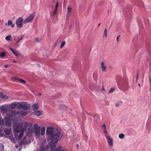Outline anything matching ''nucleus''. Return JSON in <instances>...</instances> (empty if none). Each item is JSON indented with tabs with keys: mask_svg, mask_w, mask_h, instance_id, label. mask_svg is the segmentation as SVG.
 I'll use <instances>...</instances> for the list:
<instances>
[{
	"mask_svg": "<svg viewBox=\"0 0 151 151\" xmlns=\"http://www.w3.org/2000/svg\"><path fill=\"white\" fill-rule=\"evenodd\" d=\"M102 90H103L104 91L105 90V89L104 88V86H103L102 87Z\"/></svg>",
	"mask_w": 151,
	"mask_h": 151,
	"instance_id": "obj_48",
	"label": "nucleus"
},
{
	"mask_svg": "<svg viewBox=\"0 0 151 151\" xmlns=\"http://www.w3.org/2000/svg\"><path fill=\"white\" fill-rule=\"evenodd\" d=\"M23 19L21 17H19L17 20L16 24L18 27L20 28L23 26L22 21Z\"/></svg>",
	"mask_w": 151,
	"mask_h": 151,
	"instance_id": "obj_3",
	"label": "nucleus"
},
{
	"mask_svg": "<svg viewBox=\"0 0 151 151\" xmlns=\"http://www.w3.org/2000/svg\"><path fill=\"white\" fill-rule=\"evenodd\" d=\"M4 132L6 134L8 135L10 134L11 131L10 129H5L4 131Z\"/></svg>",
	"mask_w": 151,
	"mask_h": 151,
	"instance_id": "obj_22",
	"label": "nucleus"
},
{
	"mask_svg": "<svg viewBox=\"0 0 151 151\" xmlns=\"http://www.w3.org/2000/svg\"><path fill=\"white\" fill-rule=\"evenodd\" d=\"M9 118H12L16 115V111L15 110L11 111L9 113Z\"/></svg>",
	"mask_w": 151,
	"mask_h": 151,
	"instance_id": "obj_14",
	"label": "nucleus"
},
{
	"mask_svg": "<svg viewBox=\"0 0 151 151\" xmlns=\"http://www.w3.org/2000/svg\"><path fill=\"white\" fill-rule=\"evenodd\" d=\"M11 62L14 63H16V61L15 60H13L12 61H11Z\"/></svg>",
	"mask_w": 151,
	"mask_h": 151,
	"instance_id": "obj_49",
	"label": "nucleus"
},
{
	"mask_svg": "<svg viewBox=\"0 0 151 151\" xmlns=\"http://www.w3.org/2000/svg\"><path fill=\"white\" fill-rule=\"evenodd\" d=\"M11 25H12V28H13V27H14V24H12Z\"/></svg>",
	"mask_w": 151,
	"mask_h": 151,
	"instance_id": "obj_51",
	"label": "nucleus"
},
{
	"mask_svg": "<svg viewBox=\"0 0 151 151\" xmlns=\"http://www.w3.org/2000/svg\"><path fill=\"white\" fill-rule=\"evenodd\" d=\"M18 105V103L14 102L11 104V108L12 109H14L16 108Z\"/></svg>",
	"mask_w": 151,
	"mask_h": 151,
	"instance_id": "obj_12",
	"label": "nucleus"
},
{
	"mask_svg": "<svg viewBox=\"0 0 151 151\" xmlns=\"http://www.w3.org/2000/svg\"><path fill=\"white\" fill-rule=\"evenodd\" d=\"M23 37H21L16 42L17 43H19V42H20V41L21 40H22V39H23Z\"/></svg>",
	"mask_w": 151,
	"mask_h": 151,
	"instance_id": "obj_40",
	"label": "nucleus"
},
{
	"mask_svg": "<svg viewBox=\"0 0 151 151\" xmlns=\"http://www.w3.org/2000/svg\"><path fill=\"white\" fill-rule=\"evenodd\" d=\"M101 66L102 69V71H106V66L104 65V62H102L101 63Z\"/></svg>",
	"mask_w": 151,
	"mask_h": 151,
	"instance_id": "obj_15",
	"label": "nucleus"
},
{
	"mask_svg": "<svg viewBox=\"0 0 151 151\" xmlns=\"http://www.w3.org/2000/svg\"><path fill=\"white\" fill-rule=\"evenodd\" d=\"M137 78H138V77H137Z\"/></svg>",
	"mask_w": 151,
	"mask_h": 151,
	"instance_id": "obj_60",
	"label": "nucleus"
},
{
	"mask_svg": "<svg viewBox=\"0 0 151 151\" xmlns=\"http://www.w3.org/2000/svg\"><path fill=\"white\" fill-rule=\"evenodd\" d=\"M27 125H30V127L32 126V125H31L30 124H28Z\"/></svg>",
	"mask_w": 151,
	"mask_h": 151,
	"instance_id": "obj_52",
	"label": "nucleus"
},
{
	"mask_svg": "<svg viewBox=\"0 0 151 151\" xmlns=\"http://www.w3.org/2000/svg\"><path fill=\"white\" fill-rule=\"evenodd\" d=\"M46 134L49 135L48 139L51 141L48 144V147L51 148V150L55 149L60 139L61 135L60 132L57 129L48 127L47 128Z\"/></svg>",
	"mask_w": 151,
	"mask_h": 151,
	"instance_id": "obj_1",
	"label": "nucleus"
},
{
	"mask_svg": "<svg viewBox=\"0 0 151 151\" xmlns=\"http://www.w3.org/2000/svg\"><path fill=\"white\" fill-rule=\"evenodd\" d=\"M62 147L61 146H59L55 150V151H61Z\"/></svg>",
	"mask_w": 151,
	"mask_h": 151,
	"instance_id": "obj_26",
	"label": "nucleus"
},
{
	"mask_svg": "<svg viewBox=\"0 0 151 151\" xmlns=\"http://www.w3.org/2000/svg\"><path fill=\"white\" fill-rule=\"evenodd\" d=\"M35 40L36 42H38L40 41V40H39V38H35Z\"/></svg>",
	"mask_w": 151,
	"mask_h": 151,
	"instance_id": "obj_45",
	"label": "nucleus"
},
{
	"mask_svg": "<svg viewBox=\"0 0 151 151\" xmlns=\"http://www.w3.org/2000/svg\"><path fill=\"white\" fill-rule=\"evenodd\" d=\"M50 149V150H52L51 149V148L48 147V145L46 147H43V146H42L40 148V151H46L48 149ZM54 149L52 150H53Z\"/></svg>",
	"mask_w": 151,
	"mask_h": 151,
	"instance_id": "obj_9",
	"label": "nucleus"
},
{
	"mask_svg": "<svg viewBox=\"0 0 151 151\" xmlns=\"http://www.w3.org/2000/svg\"><path fill=\"white\" fill-rule=\"evenodd\" d=\"M38 95H39V96H41V95H42V94H41V93H39V94H38Z\"/></svg>",
	"mask_w": 151,
	"mask_h": 151,
	"instance_id": "obj_53",
	"label": "nucleus"
},
{
	"mask_svg": "<svg viewBox=\"0 0 151 151\" xmlns=\"http://www.w3.org/2000/svg\"><path fill=\"white\" fill-rule=\"evenodd\" d=\"M22 130V128L16 126L14 127L13 129V130L15 133H18L20 132Z\"/></svg>",
	"mask_w": 151,
	"mask_h": 151,
	"instance_id": "obj_10",
	"label": "nucleus"
},
{
	"mask_svg": "<svg viewBox=\"0 0 151 151\" xmlns=\"http://www.w3.org/2000/svg\"><path fill=\"white\" fill-rule=\"evenodd\" d=\"M39 108V105L37 103L35 104L32 106V108L33 110L37 109Z\"/></svg>",
	"mask_w": 151,
	"mask_h": 151,
	"instance_id": "obj_13",
	"label": "nucleus"
},
{
	"mask_svg": "<svg viewBox=\"0 0 151 151\" xmlns=\"http://www.w3.org/2000/svg\"><path fill=\"white\" fill-rule=\"evenodd\" d=\"M124 135L123 134H119V137L121 139H122L124 138Z\"/></svg>",
	"mask_w": 151,
	"mask_h": 151,
	"instance_id": "obj_27",
	"label": "nucleus"
},
{
	"mask_svg": "<svg viewBox=\"0 0 151 151\" xmlns=\"http://www.w3.org/2000/svg\"><path fill=\"white\" fill-rule=\"evenodd\" d=\"M101 24V23H100L98 25V27H99Z\"/></svg>",
	"mask_w": 151,
	"mask_h": 151,
	"instance_id": "obj_54",
	"label": "nucleus"
},
{
	"mask_svg": "<svg viewBox=\"0 0 151 151\" xmlns=\"http://www.w3.org/2000/svg\"><path fill=\"white\" fill-rule=\"evenodd\" d=\"M9 49L13 52V53L15 55L17 56H19V55L18 53L15 50H14L12 48H9Z\"/></svg>",
	"mask_w": 151,
	"mask_h": 151,
	"instance_id": "obj_16",
	"label": "nucleus"
},
{
	"mask_svg": "<svg viewBox=\"0 0 151 151\" xmlns=\"http://www.w3.org/2000/svg\"><path fill=\"white\" fill-rule=\"evenodd\" d=\"M54 150H51V151H53Z\"/></svg>",
	"mask_w": 151,
	"mask_h": 151,
	"instance_id": "obj_59",
	"label": "nucleus"
},
{
	"mask_svg": "<svg viewBox=\"0 0 151 151\" xmlns=\"http://www.w3.org/2000/svg\"><path fill=\"white\" fill-rule=\"evenodd\" d=\"M7 23H6V24H5V25L7 26Z\"/></svg>",
	"mask_w": 151,
	"mask_h": 151,
	"instance_id": "obj_56",
	"label": "nucleus"
},
{
	"mask_svg": "<svg viewBox=\"0 0 151 151\" xmlns=\"http://www.w3.org/2000/svg\"><path fill=\"white\" fill-rule=\"evenodd\" d=\"M65 44V41H63L61 43L60 47L61 48H62L64 46Z\"/></svg>",
	"mask_w": 151,
	"mask_h": 151,
	"instance_id": "obj_32",
	"label": "nucleus"
},
{
	"mask_svg": "<svg viewBox=\"0 0 151 151\" xmlns=\"http://www.w3.org/2000/svg\"><path fill=\"white\" fill-rule=\"evenodd\" d=\"M27 113L26 112H22V113H21L20 114V116H22V117L24 116V115L27 114Z\"/></svg>",
	"mask_w": 151,
	"mask_h": 151,
	"instance_id": "obj_34",
	"label": "nucleus"
},
{
	"mask_svg": "<svg viewBox=\"0 0 151 151\" xmlns=\"http://www.w3.org/2000/svg\"><path fill=\"white\" fill-rule=\"evenodd\" d=\"M105 136L108 145L110 147H112L113 145L112 139L109 135H106Z\"/></svg>",
	"mask_w": 151,
	"mask_h": 151,
	"instance_id": "obj_4",
	"label": "nucleus"
},
{
	"mask_svg": "<svg viewBox=\"0 0 151 151\" xmlns=\"http://www.w3.org/2000/svg\"><path fill=\"white\" fill-rule=\"evenodd\" d=\"M72 8H71V7L68 6L67 8V13H68L70 12Z\"/></svg>",
	"mask_w": 151,
	"mask_h": 151,
	"instance_id": "obj_30",
	"label": "nucleus"
},
{
	"mask_svg": "<svg viewBox=\"0 0 151 151\" xmlns=\"http://www.w3.org/2000/svg\"><path fill=\"white\" fill-rule=\"evenodd\" d=\"M122 88H123V89H124V90H126V91H127L128 90V88H125V87H124V85H123L122 86Z\"/></svg>",
	"mask_w": 151,
	"mask_h": 151,
	"instance_id": "obj_42",
	"label": "nucleus"
},
{
	"mask_svg": "<svg viewBox=\"0 0 151 151\" xmlns=\"http://www.w3.org/2000/svg\"><path fill=\"white\" fill-rule=\"evenodd\" d=\"M1 111V113H5L7 111L8 109L6 106H2L0 107Z\"/></svg>",
	"mask_w": 151,
	"mask_h": 151,
	"instance_id": "obj_8",
	"label": "nucleus"
},
{
	"mask_svg": "<svg viewBox=\"0 0 151 151\" xmlns=\"http://www.w3.org/2000/svg\"><path fill=\"white\" fill-rule=\"evenodd\" d=\"M115 106H119V104L118 103H116L115 104Z\"/></svg>",
	"mask_w": 151,
	"mask_h": 151,
	"instance_id": "obj_46",
	"label": "nucleus"
},
{
	"mask_svg": "<svg viewBox=\"0 0 151 151\" xmlns=\"http://www.w3.org/2000/svg\"><path fill=\"white\" fill-rule=\"evenodd\" d=\"M120 37V35H119L118 36H117V37H116V41L117 42H118L119 41V38Z\"/></svg>",
	"mask_w": 151,
	"mask_h": 151,
	"instance_id": "obj_41",
	"label": "nucleus"
},
{
	"mask_svg": "<svg viewBox=\"0 0 151 151\" xmlns=\"http://www.w3.org/2000/svg\"><path fill=\"white\" fill-rule=\"evenodd\" d=\"M8 65H5L4 66V67L5 68H6L8 67Z\"/></svg>",
	"mask_w": 151,
	"mask_h": 151,
	"instance_id": "obj_50",
	"label": "nucleus"
},
{
	"mask_svg": "<svg viewBox=\"0 0 151 151\" xmlns=\"http://www.w3.org/2000/svg\"><path fill=\"white\" fill-rule=\"evenodd\" d=\"M5 117L3 119H1L0 118V125H3L5 124Z\"/></svg>",
	"mask_w": 151,
	"mask_h": 151,
	"instance_id": "obj_20",
	"label": "nucleus"
},
{
	"mask_svg": "<svg viewBox=\"0 0 151 151\" xmlns=\"http://www.w3.org/2000/svg\"><path fill=\"white\" fill-rule=\"evenodd\" d=\"M23 134L24 132L23 131H22L21 132L18 136V139L19 140H20L21 139L22 136L23 135Z\"/></svg>",
	"mask_w": 151,
	"mask_h": 151,
	"instance_id": "obj_21",
	"label": "nucleus"
},
{
	"mask_svg": "<svg viewBox=\"0 0 151 151\" xmlns=\"http://www.w3.org/2000/svg\"><path fill=\"white\" fill-rule=\"evenodd\" d=\"M57 11V9L55 8V10H54V11L53 13V15H54L56 14Z\"/></svg>",
	"mask_w": 151,
	"mask_h": 151,
	"instance_id": "obj_37",
	"label": "nucleus"
},
{
	"mask_svg": "<svg viewBox=\"0 0 151 151\" xmlns=\"http://www.w3.org/2000/svg\"><path fill=\"white\" fill-rule=\"evenodd\" d=\"M59 6V3L58 1L56 2L55 4V8L58 9Z\"/></svg>",
	"mask_w": 151,
	"mask_h": 151,
	"instance_id": "obj_38",
	"label": "nucleus"
},
{
	"mask_svg": "<svg viewBox=\"0 0 151 151\" xmlns=\"http://www.w3.org/2000/svg\"><path fill=\"white\" fill-rule=\"evenodd\" d=\"M41 131V128L40 127H39V129L35 130L34 133L36 136H39L40 135V133Z\"/></svg>",
	"mask_w": 151,
	"mask_h": 151,
	"instance_id": "obj_11",
	"label": "nucleus"
},
{
	"mask_svg": "<svg viewBox=\"0 0 151 151\" xmlns=\"http://www.w3.org/2000/svg\"><path fill=\"white\" fill-rule=\"evenodd\" d=\"M4 99H6L8 98V96L6 95H4L2 97Z\"/></svg>",
	"mask_w": 151,
	"mask_h": 151,
	"instance_id": "obj_39",
	"label": "nucleus"
},
{
	"mask_svg": "<svg viewBox=\"0 0 151 151\" xmlns=\"http://www.w3.org/2000/svg\"><path fill=\"white\" fill-rule=\"evenodd\" d=\"M31 105L26 102H23V109L24 110H27L29 109Z\"/></svg>",
	"mask_w": 151,
	"mask_h": 151,
	"instance_id": "obj_7",
	"label": "nucleus"
},
{
	"mask_svg": "<svg viewBox=\"0 0 151 151\" xmlns=\"http://www.w3.org/2000/svg\"><path fill=\"white\" fill-rule=\"evenodd\" d=\"M41 134L42 135H43L45 134V128L44 127H42L41 129Z\"/></svg>",
	"mask_w": 151,
	"mask_h": 151,
	"instance_id": "obj_18",
	"label": "nucleus"
},
{
	"mask_svg": "<svg viewBox=\"0 0 151 151\" xmlns=\"http://www.w3.org/2000/svg\"><path fill=\"white\" fill-rule=\"evenodd\" d=\"M13 24V22L11 20H9L8 21V25L10 26Z\"/></svg>",
	"mask_w": 151,
	"mask_h": 151,
	"instance_id": "obj_31",
	"label": "nucleus"
},
{
	"mask_svg": "<svg viewBox=\"0 0 151 151\" xmlns=\"http://www.w3.org/2000/svg\"><path fill=\"white\" fill-rule=\"evenodd\" d=\"M0 55L1 57H4L6 56V53L4 52H3L0 53Z\"/></svg>",
	"mask_w": 151,
	"mask_h": 151,
	"instance_id": "obj_28",
	"label": "nucleus"
},
{
	"mask_svg": "<svg viewBox=\"0 0 151 151\" xmlns=\"http://www.w3.org/2000/svg\"><path fill=\"white\" fill-rule=\"evenodd\" d=\"M104 133L105 134H106L107 133V131L106 130H105L104 131Z\"/></svg>",
	"mask_w": 151,
	"mask_h": 151,
	"instance_id": "obj_47",
	"label": "nucleus"
},
{
	"mask_svg": "<svg viewBox=\"0 0 151 151\" xmlns=\"http://www.w3.org/2000/svg\"><path fill=\"white\" fill-rule=\"evenodd\" d=\"M27 132V135H28L29 136L31 135L32 134V131L31 129H28V130H27L26 131Z\"/></svg>",
	"mask_w": 151,
	"mask_h": 151,
	"instance_id": "obj_17",
	"label": "nucleus"
},
{
	"mask_svg": "<svg viewBox=\"0 0 151 151\" xmlns=\"http://www.w3.org/2000/svg\"><path fill=\"white\" fill-rule=\"evenodd\" d=\"M138 85L140 86V84H138Z\"/></svg>",
	"mask_w": 151,
	"mask_h": 151,
	"instance_id": "obj_57",
	"label": "nucleus"
},
{
	"mask_svg": "<svg viewBox=\"0 0 151 151\" xmlns=\"http://www.w3.org/2000/svg\"><path fill=\"white\" fill-rule=\"evenodd\" d=\"M107 30L106 29H105L104 30V36H105L106 37L107 36Z\"/></svg>",
	"mask_w": 151,
	"mask_h": 151,
	"instance_id": "obj_35",
	"label": "nucleus"
},
{
	"mask_svg": "<svg viewBox=\"0 0 151 151\" xmlns=\"http://www.w3.org/2000/svg\"><path fill=\"white\" fill-rule=\"evenodd\" d=\"M10 118L9 117H5V124L6 126L8 127H10L12 124Z\"/></svg>",
	"mask_w": 151,
	"mask_h": 151,
	"instance_id": "obj_5",
	"label": "nucleus"
},
{
	"mask_svg": "<svg viewBox=\"0 0 151 151\" xmlns=\"http://www.w3.org/2000/svg\"><path fill=\"white\" fill-rule=\"evenodd\" d=\"M17 107L19 109H21L22 108L23 109V102L20 103L19 104L18 103V105L17 106Z\"/></svg>",
	"mask_w": 151,
	"mask_h": 151,
	"instance_id": "obj_23",
	"label": "nucleus"
},
{
	"mask_svg": "<svg viewBox=\"0 0 151 151\" xmlns=\"http://www.w3.org/2000/svg\"><path fill=\"white\" fill-rule=\"evenodd\" d=\"M117 84H118V86L119 87V84L117 83Z\"/></svg>",
	"mask_w": 151,
	"mask_h": 151,
	"instance_id": "obj_55",
	"label": "nucleus"
},
{
	"mask_svg": "<svg viewBox=\"0 0 151 151\" xmlns=\"http://www.w3.org/2000/svg\"><path fill=\"white\" fill-rule=\"evenodd\" d=\"M12 37V36L11 35H9V36H6L5 37V39L6 40H10V38L11 37Z\"/></svg>",
	"mask_w": 151,
	"mask_h": 151,
	"instance_id": "obj_29",
	"label": "nucleus"
},
{
	"mask_svg": "<svg viewBox=\"0 0 151 151\" xmlns=\"http://www.w3.org/2000/svg\"><path fill=\"white\" fill-rule=\"evenodd\" d=\"M35 16V13L31 14L29 17L24 19V23H26L31 21L34 18Z\"/></svg>",
	"mask_w": 151,
	"mask_h": 151,
	"instance_id": "obj_2",
	"label": "nucleus"
},
{
	"mask_svg": "<svg viewBox=\"0 0 151 151\" xmlns=\"http://www.w3.org/2000/svg\"><path fill=\"white\" fill-rule=\"evenodd\" d=\"M78 145H77V147H78Z\"/></svg>",
	"mask_w": 151,
	"mask_h": 151,
	"instance_id": "obj_58",
	"label": "nucleus"
},
{
	"mask_svg": "<svg viewBox=\"0 0 151 151\" xmlns=\"http://www.w3.org/2000/svg\"><path fill=\"white\" fill-rule=\"evenodd\" d=\"M33 128L35 129V130L39 129V127H38V125L37 124H35L34 125Z\"/></svg>",
	"mask_w": 151,
	"mask_h": 151,
	"instance_id": "obj_33",
	"label": "nucleus"
},
{
	"mask_svg": "<svg viewBox=\"0 0 151 151\" xmlns=\"http://www.w3.org/2000/svg\"><path fill=\"white\" fill-rule=\"evenodd\" d=\"M35 114L37 116L41 115L42 114V112L40 111H37L35 112Z\"/></svg>",
	"mask_w": 151,
	"mask_h": 151,
	"instance_id": "obj_19",
	"label": "nucleus"
},
{
	"mask_svg": "<svg viewBox=\"0 0 151 151\" xmlns=\"http://www.w3.org/2000/svg\"><path fill=\"white\" fill-rule=\"evenodd\" d=\"M115 90V88H111L109 91V93H111L113 92Z\"/></svg>",
	"mask_w": 151,
	"mask_h": 151,
	"instance_id": "obj_25",
	"label": "nucleus"
},
{
	"mask_svg": "<svg viewBox=\"0 0 151 151\" xmlns=\"http://www.w3.org/2000/svg\"><path fill=\"white\" fill-rule=\"evenodd\" d=\"M149 81H150V85H151V78L150 77V74H149Z\"/></svg>",
	"mask_w": 151,
	"mask_h": 151,
	"instance_id": "obj_44",
	"label": "nucleus"
},
{
	"mask_svg": "<svg viewBox=\"0 0 151 151\" xmlns=\"http://www.w3.org/2000/svg\"><path fill=\"white\" fill-rule=\"evenodd\" d=\"M102 127L104 128V130H106V127L105 124H104L102 125Z\"/></svg>",
	"mask_w": 151,
	"mask_h": 151,
	"instance_id": "obj_36",
	"label": "nucleus"
},
{
	"mask_svg": "<svg viewBox=\"0 0 151 151\" xmlns=\"http://www.w3.org/2000/svg\"><path fill=\"white\" fill-rule=\"evenodd\" d=\"M12 81H14L17 82L19 83H26V81L22 79H18L16 77H14L12 78Z\"/></svg>",
	"mask_w": 151,
	"mask_h": 151,
	"instance_id": "obj_6",
	"label": "nucleus"
},
{
	"mask_svg": "<svg viewBox=\"0 0 151 151\" xmlns=\"http://www.w3.org/2000/svg\"><path fill=\"white\" fill-rule=\"evenodd\" d=\"M26 138L24 137L21 141V145H23V144H26Z\"/></svg>",
	"mask_w": 151,
	"mask_h": 151,
	"instance_id": "obj_24",
	"label": "nucleus"
},
{
	"mask_svg": "<svg viewBox=\"0 0 151 151\" xmlns=\"http://www.w3.org/2000/svg\"><path fill=\"white\" fill-rule=\"evenodd\" d=\"M21 113V112L19 111H17V112H16V115H18L19 114H20Z\"/></svg>",
	"mask_w": 151,
	"mask_h": 151,
	"instance_id": "obj_43",
	"label": "nucleus"
}]
</instances>
